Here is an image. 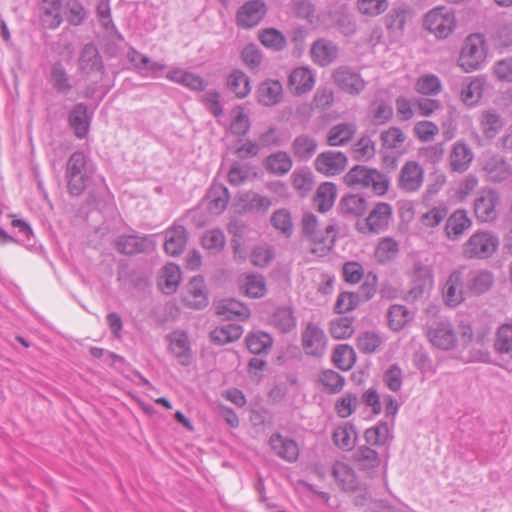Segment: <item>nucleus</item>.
Wrapping results in <instances>:
<instances>
[{
  "mask_svg": "<svg viewBox=\"0 0 512 512\" xmlns=\"http://www.w3.org/2000/svg\"><path fill=\"white\" fill-rule=\"evenodd\" d=\"M331 475L341 491L355 495L353 501L356 506H365L371 500L367 485L349 464L336 461L332 465Z\"/></svg>",
  "mask_w": 512,
  "mask_h": 512,
  "instance_id": "f257e3e1",
  "label": "nucleus"
},
{
  "mask_svg": "<svg viewBox=\"0 0 512 512\" xmlns=\"http://www.w3.org/2000/svg\"><path fill=\"white\" fill-rule=\"evenodd\" d=\"M344 182L354 189L371 188L377 195L385 194L389 187L386 175L362 165H356L350 169L344 176Z\"/></svg>",
  "mask_w": 512,
  "mask_h": 512,
  "instance_id": "f03ea898",
  "label": "nucleus"
},
{
  "mask_svg": "<svg viewBox=\"0 0 512 512\" xmlns=\"http://www.w3.org/2000/svg\"><path fill=\"white\" fill-rule=\"evenodd\" d=\"M91 173L86 155L79 151L73 153L66 163L65 177L68 192L73 196L82 194L88 185Z\"/></svg>",
  "mask_w": 512,
  "mask_h": 512,
  "instance_id": "7ed1b4c3",
  "label": "nucleus"
},
{
  "mask_svg": "<svg viewBox=\"0 0 512 512\" xmlns=\"http://www.w3.org/2000/svg\"><path fill=\"white\" fill-rule=\"evenodd\" d=\"M499 238L491 231L478 230L462 245V256L465 259H487L498 249Z\"/></svg>",
  "mask_w": 512,
  "mask_h": 512,
  "instance_id": "20e7f679",
  "label": "nucleus"
},
{
  "mask_svg": "<svg viewBox=\"0 0 512 512\" xmlns=\"http://www.w3.org/2000/svg\"><path fill=\"white\" fill-rule=\"evenodd\" d=\"M486 58L485 39L481 34L469 35L461 49L458 64L464 72L478 70Z\"/></svg>",
  "mask_w": 512,
  "mask_h": 512,
  "instance_id": "39448f33",
  "label": "nucleus"
},
{
  "mask_svg": "<svg viewBox=\"0 0 512 512\" xmlns=\"http://www.w3.org/2000/svg\"><path fill=\"white\" fill-rule=\"evenodd\" d=\"M423 26L436 38L446 39L456 27L455 15L445 7H436L426 13Z\"/></svg>",
  "mask_w": 512,
  "mask_h": 512,
  "instance_id": "423d86ee",
  "label": "nucleus"
},
{
  "mask_svg": "<svg viewBox=\"0 0 512 512\" xmlns=\"http://www.w3.org/2000/svg\"><path fill=\"white\" fill-rule=\"evenodd\" d=\"M392 219V207L385 202L377 203L369 215L356 223V229L363 234H379L385 231Z\"/></svg>",
  "mask_w": 512,
  "mask_h": 512,
  "instance_id": "0eeeda50",
  "label": "nucleus"
},
{
  "mask_svg": "<svg viewBox=\"0 0 512 512\" xmlns=\"http://www.w3.org/2000/svg\"><path fill=\"white\" fill-rule=\"evenodd\" d=\"M426 336L432 346L441 350H450L456 346L457 338L449 321L434 322L426 329Z\"/></svg>",
  "mask_w": 512,
  "mask_h": 512,
  "instance_id": "6e6552de",
  "label": "nucleus"
},
{
  "mask_svg": "<svg viewBox=\"0 0 512 512\" xmlns=\"http://www.w3.org/2000/svg\"><path fill=\"white\" fill-rule=\"evenodd\" d=\"M424 181V170L416 161H407L401 168L397 186L405 193L417 192Z\"/></svg>",
  "mask_w": 512,
  "mask_h": 512,
  "instance_id": "1a4fd4ad",
  "label": "nucleus"
},
{
  "mask_svg": "<svg viewBox=\"0 0 512 512\" xmlns=\"http://www.w3.org/2000/svg\"><path fill=\"white\" fill-rule=\"evenodd\" d=\"M302 347L307 355L321 357L324 355L327 338L324 331L314 323H308L302 332Z\"/></svg>",
  "mask_w": 512,
  "mask_h": 512,
  "instance_id": "9d476101",
  "label": "nucleus"
},
{
  "mask_svg": "<svg viewBox=\"0 0 512 512\" xmlns=\"http://www.w3.org/2000/svg\"><path fill=\"white\" fill-rule=\"evenodd\" d=\"M482 172L488 182L501 183L512 176V166L503 156L493 154L483 160Z\"/></svg>",
  "mask_w": 512,
  "mask_h": 512,
  "instance_id": "9b49d317",
  "label": "nucleus"
},
{
  "mask_svg": "<svg viewBox=\"0 0 512 512\" xmlns=\"http://www.w3.org/2000/svg\"><path fill=\"white\" fill-rule=\"evenodd\" d=\"M499 196L492 189L482 190L474 200V213L478 221L492 222L497 218L496 206Z\"/></svg>",
  "mask_w": 512,
  "mask_h": 512,
  "instance_id": "f8f14e48",
  "label": "nucleus"
},
{
  "mask_svg": "<svg viewBox=\"0 0 512 512\" xmlns=\"http://www.w3.org/2000/svg\"><path fill=\"white\" fill-rule=\"evenodd\" d=\"M442 297L449 307H456L464 301V277L463 268L452 271L443 288Z\"/></svg>",
  "mask_w": 512,
  "mask_h": 512,
  "instance_id": "ddd939ff",
  "label": "nucleus"
},
{
  "mask_svg": "<svg viewBox=\"0 0 512 512\" xmlns=\"http://www.w3.org/2000/svg\"><path fill=\"white\" fill-rule=\"evenodd\" d=\"M339 55V47L335 42L326 38L315 40L310 48V57L313 63L320 67H327L335 62Z\"/></svg>",
  "mask_w": 512,
  "mask_h": 512,
  "instance_id": "4468645a",
  "label": "nucleus"
},
{
  "mask_svg": "<svg viewBox=\"0 0 512 512\" xmlns=\"http://www.w3.org/2000/svg\"><path fill=\"white\" fill-rule=\"evenodd\" d=\"M347 166V157L339 151H325L320 153L315 160V168L326 176L340 174Z\"/></svg>",
  "mask_w": 512,
  "mask_h": 512,
  "instance_id": "2eb2a0df",
  "label": "nucleus"
},
{
  "mask_svg": "<svg viewBox=\"0 0 512 512\" xmlns=\"http://www.w3.org/2000/svg\"><path fill=\"white\" fill-rule=\"evenodd\" d=\"M332 77L340 89L352 95L359 94L365 87V81L361 76L346 66L335 69Z\"/></svg>",
  "mask_w": 512,
  "mask_h": 512,
  "instance_id": "dca6fc26",
  "label": "nucleus"
},
{
  "mask_svg": "<svg viewBox=\"0 0 512 512\" xmlns=\"http://www.w3.org/2000/svg\"><path fill=\"white\" fill-rule=\"evenodd\" d=\"M352 458L357 468L369 477H373L381 465L379 453L368 445L359 446Z\"/></svg>",
  "mask_w": 512,
  "mask_h": 512,
  "instance_id": "f3484780",
  "label": "nucleus"
},
{
  "mask_svg": "<svg viewBox=\"0 0 512 512\" xmlns=\"http://www.w3.org/2000/svg\"><path fill=\"white\" fill-rule=\"evenodd\" d=\"M266 5L262 0H251L241 6L237 12V23L243 28L256 26L266 14Z\"/></svg>",
  "mask_w": 512,
  "mask_h": 512,
  "instance_id": "a211bd4d",
  "label": "nucleus"
},
{
  "mask_svg": "<svg viewBox=\"0 0 512 512\" xmlns=\"http://www.w3.org/2000/svg\"><path fill=\"white\" fill-rule=\"evenodd\" d=\"M474 159L471 147L464 141H456L449 154V166L451 171L457 173L466 172Z\"/></svg>",
  "mask_w": 512,
  "mask_h": 512,
  "instance_id": "6ab92c4d",
  "label": "nucleus"
},
{
  "mask_svg": "<svg viewBox=\"0 0 512 512\" xmlns=\"http://www.w3.org/2000/svg\"><path fill=\"white\" fill-rule=\"evenodd\" d=\"M445 234L449 240H459L472 226V220L464 209H457L446 217Z\"/></svg>",
  "mask_w": 512,
  "mask_h": 512,
  "instance_id": "aec40b11",
  "label": "nucleus"
},
{
  "mask_svg": "<svg viewBox=\"0 0 512 512\" xmlns=\"http://www.w3.org/2000/svg\"><path fill=\"white\" fill-rule=\"evenodd\" d=\"M315 85V75L309 67H297L289 75L288 87L292 94L302 95L310 92Z\"/></svg>",
  "mask_w": 512,
  "mask_h": 512,
  "instance_id": "412c9836",
  "label": "nucleus"
},
{
  "mask_svg": "<svg viewBox=\"0 0 512 512\" xmlns=\"http://www.w3.org/2000/svg\"><path fill=\"white\" fill-rule=\"evenodd\" d=\"M411 18V10L407 6L400 5L386 14L385 26L393 37L399 38L404 34L405 26Z\"/></svg>",
  "mask_w": 512,
  "mask_h": 512,
  "instance_id": "4be33fe9",
  "label": "nucleus"
},
{
  "mask_svg": "<svg viewBox=\"0 0 512 512\" xmlns=\"http://www.w3.org/2000/svg\"><path fill=\"white\" fill-rule=\"evenodd\" d=\"M238 286L241 293L250 298H261L266 292L265 278L256 273H243L238 277Z\"/></svg>",
  "mask_w": 512,
  "mask_h": 512,
  "instance_id": "5701e85b",
  "label": "nucleus"
},
{
  "mask_svg": "<svg viewBox=\"0 0 512 512\" xmlns=\"http://www.w3.org/2000/svg\"><path fill=\"white\" fill-rule=\"evenodd\" d=\"M187 244V231L184 226L175 223L165 231L164 249L171 256L180 255Z\"/></svg>",
  "mask_w": 512,
  "mask_h": 512,
  "instance_id": "b1692460",
  "label": "nucleus"
},
{
  "mask_svg": "<svg viewBox=\"0 0 512 512\" xmlns=\"http://www.w3.org/2000/svg\"><path fill=\"white\" fill-rule=\"evenodd\" d=\"M479 125L483 136L488 140H492L504 128L505 120L495 109H488L481 113Z\"/></svg>",
  "mask_w": 512,
  "mask_h": 512,
  "instance_id": "393cba45",
  "label": "nucleus"
},
{
  "mask_svg": "<svg viewBox=\"0 0 512 512\" xmlns=\"http://www.w3.org/2000/svg\"><path fill=\"white\" fill-rule=\"evenodd\" d=\"M256 94L260 104L264 106H274L278 104L283 97V87L278 80H265L259 84Z\"/></svg>",
  "mask_w": 512,
  "mask_h": 512,
  "instance_id": "a878e982",
  "label": "nucleus"
},
{
  "mask_svg": "<svg viewBox=\"0 0 512 512\" xmlns=\"http://www.w3.org/2000/svg\"><path fill=\"white\" fill-rule=\"evenodd\" d=\"M269 444L274 453L280 458L288 462L297 460L299 449L293 440L276 433L270 437Z\"/></svg>",
  "mask_w": 512,
  "mask_h": 512,
  "instance_id": "bb28decb",
  "label": "nucleus"
},
{
  "mask_svg": "<svg viewBox=\"0 0 512 512\" xmlns=\"http://www.w3.org/2000/svg\"><path fill=\"white\" fill-rule=\"evenodd\" d=\"M68 122L77 138H84L90 127V118L87 106L84 103L76 104L69 113Z\"/></svg>",
  "mask_w": 512,
  "mask_h": 512,
  "instance_id": "cd10ccee",
  "label": "nucleus"
},
{
  "mask_svg": "<svg viewBox=\"0 0 512 512\" xmlns=\"http://www.w3.org/2000/svg\"><path fill=\"white\" fill-rule=\"evenodd\" d=\"M228 189L221 183H213L207 192V208L210 213L218 215L222 213L229 202Z\"/></svg>",
  "mask_w": 512,
  "mask_h": 512,
  "instance_id": "c85d7f7f",
  "label": "nucleus"
},
{
  "mask_svg": "<svg viewBox=\"0 0 512 512\" xmlns=\"http://www.w3.org/2000/svg\"><path fill=\"white\" fill-rule=\"evenodd\" d=\"M116 248L119 252L130 255L151 249L152 242L147 237L123 235L117 239Z\"/></svg>",
  "mask_w": 512,
  "mask_h": 512,
  "instance_id": "c756f323",
  "label": "nucleus"
},
{
  "mask_svg": "<svg viewBox=\"0 0 512 512\" xmlns=\"http://www.w3.org/2000/svg\"><path fill=\"white\" fill-rule=\"evenodd\" d=\"M393 438L391 428L386 422H379L364 432L366 445L370 447H382L389 445Z\"/></svg>",
  "mask_w": 512,
  "mask_h": 512,
  "instance_id": "7c9ffc66",
  "label": "nucleus"
},
{
  "mask_svg": "<svg viewBox=\"0 0 512 512\" xmlns=\"http://www.w3.org/2000/svg\"><path fill=\"white\" fill-rule=\"evenodd\" d=\"M334 444L342 451H351L357 442V432L350 423H344L338 426L332 435Z\"/></svg>",
  "mask_w": 512,
  "mask_h": 512,
  "instance_id": "2f4dec72",
  "label": "nucleus"
},
{
  "mask_svg": "<svg viewBox=\"0 0 512 512\" xmlns=\"http://www.w3.org/2000/svg\"><path fill=\"white\" fill-rule=\"evenodd\" d=\"M226 86L239 99L246 98L251 92L249 77L239 69H234L227 76Z\"/></svg>",
  "mask_w": 512,
  "mask_h": 512,
  "instance_id": "473e14b6",
  "label": "nucleus"
},
{
  "mask_svg": "<svg viewBox=\"0 0 512 512\" xmlns=\"http://www.w3.org/2000/svg\"><path fill=\"white\" fill-rule=\"evenodd\" d=\"M216 311L217 314L224 316L226 319L237 318L239 320H246L250 316L249 308L234 299H227L219 302Z\"/></svg>",
  "mask_w": 512,
  "mask_h": 512,
  "instance_id": "72a5a7b5",
  "label": "nucleus"
},
{
  "mask_svg": "<svg viewBox=\"0 0 512 512\" xmlns=\"http://www.w3.org/2000/svg\"><path fill=\"white\" fill-rule=\"evenodd\" d=\"M357 127L354 123H340L328 132L327 142L330 146H343L352 140Z\"/></svg>",
  "mask_w": 512,
  "mask_h": 512,
  "instance_id": "f704fd0d",
  "label": "nucleus"
},
{
  "mask_svg": "<svg viewBox=\"0 0 512 512\" xmlns=\"http://www.w3.org/2000/svg\"><path fill=\"white\" fill-rule=\"evenodd\" d=\"M62 0H43L41 5V21L47 28H56L62 22Z\"/></svg>",
  "mask_w": 512,
  "mask_h": 512,
  "instance_id": "c9c22d12",
  "label": "nucleus"
},
{
  "mask_svg": "<svg viewBox=\"0 0 512 512\" xmlns=\"http://www.w3.org/2000/svg\"><path fill=\"white\" fill-rule=\"evenodd\" d=\"M170 349L181 365L188 366L191 363L190 348L185 333L176 332L171 336Z\"/></svg>",
  "mask_w": 512,
  "mask_h": 512,
  "instance_id": "e433bc0d",
  "label": "nucleus"
},
{
  "mask_svg": "<svg viewBox=\"0 0 512 512\" xmlns=\"http://www.w3.org/2000/svg\"><path fill=\"white\" fill-rule=\"evenodd\" d=\"M243 333L240 325L228 323L215 328L210 333L211 341L218 345H225L227 343L238 340Z\"/></svg>",
  "mask_w": 512,
  "mask_h": 512,
  "instance_id": "4c0bfd02",
  "label": "nucleus"
},
{
  "mask_svg": "<svg viewBox=\"0 0 512 512\" xmlns=\"http://www.w3.org/2000/svg\"><path fill=\"white\" fill-rule=\"evenodd\" d=\"M336 240V229L333 224L327 225L323 229H318V232L310 239L312 243L317 245L312 249L313 252L325 254L332 249Z\"/></svg>",
  "mask_w": 512,
  "mask_h": 512,
  "instance_id": "58836bf2",
  "label": "nucleus"
},
{
  "mask_svg": "<svg viewBox=\"0 0 512 512\" xmlns=\"http://www.w3.org/2000/svg\"><path fill=\"white\" fill-rule=\"evenodd\" d=\"M264 166L270 173L282 176L291 170L292 160L286 152L279 151L269 155L265 160Z\"/></svg>",
  "mask_w": 512,
  "mask_h": 512,
  "instance_id": "ea45409f",
  "label": "nucleus"
},
{
  "mask_svg": "<svg viewBox=\"0 0 512 512\" xmlns=\"http://www.w3.org/2000/svg\"><path fill=\"white\" fill-rule=\"evenodd\" d=\"M181 281V271L178 265L168 263L162 270L159 285L165 294H172L176 291Z\"/></svg>",
  "mask_w": 512,
  "mask_h": 512,
  "instance_id": "a19ab883",
  "label": "nucleus"
},
{
  "mask_svg": "<svg viewBox=\"0 0 512 512\" xmlns=\"http://www.w3.org/2000/svg\"><path fill=\"white\" fill-rule=\"evenodd\" d=\"M79 67L86 73L102 69L101 57L95 45L87 44L84 46L79 58Z\"/></svg>",
  "mask_w": 512,
  "mask_h": 512,
  "instance_id": "79ce46f5",
  "label": "nucleus"
},
{
  "mask_svg": "<svg viewBox=\"0 0 512 512\" xmlns=\"http://www.w3.org/2000/svg\"><path fill=\"white\" fill-rule=\"evenodd\" d=\"M317 146L318 144L314 137L301 134L294 139L291 149L295 157L307 160L316 152Z\"/></svg>",
  "mask_w": 512,
  "mask_h": 512,
  "instance_id": "37998d69",
  "label": "nucleus"
},
{
  "mask_svg": "<svg viewBox=\"0 0 512 512\" xmlns=\"http://www.w3.org/2000/svg\"><path fill=\"white\" fill-rule=\"evenodd\" d=\"M493 284V276L489 271L479 270L471 272L469 277V289L475 295L487 292Z\"/></svg>",
  "mask_w": 512,
  "mask_h": 512,
  "instance_id": "c03bdc74",
  "label": "nucleus"
},
{
  "mask_svg": "<svg viewBox=\"0 0 512 512\" xmlns=\"http://www.w3.org/2000/svg\"><path fill=\"white\" fill-rule=\"evenodd\" d=\"M336 193L337 189L334 184L329 182L321 184L317 189L315 198L318 210L321 212L329 210L334 204Z\"/></svg>",
  "mask_w": 512,
  "mask_h": 512,
  "instance_id": "a18cd8bd",
  "label": "nucleus"
},
{
  "mask_svg": "<svg viewBox=\"0 0 512 512\" xmlns=\"http://www.w3.org/2000/svg\"><path fill=\"white\" fill-rule=\"evenodd\" d=\"M187 302L195 308L207 305V298L204 293V281L200 277H194L188 284Z\"/></svg>",
  "mask_w": 512,
  "mask_h": 512,
  "instance_id": "49530a36",
  "label": "nucleus"
},
{
  "mask_svg": "<svg viewBox=\"0 0 512 512\" xmlns=\"http://www.w3.org/2000/svg\"><path fill=\"white\" fill-rule=\"evenodd\" d=\"M260 42L273 51H282L287 44L286 37L275 28H267L259 34Z\"/></svg>",
  "mask_w": 512,
  "mask_h": 512,
  "instance_id": "de8ad7c7",
  "label": "nucleus"
},
{
  "mask_svg": "<svg viewBox=\"0 0 512 512\" xmlns=\"http://www.w3.org/2000/svg\"><path fill=\"white\" fill-rule=\"evenodd\" d=\"M399 252L398 243L390 237L381 239L375 250V258L379 263H387L393 260Z\"/></svg>",
  "mask_w": 512,
  "mask_h": 512,
  "instance_id": "09e8293b",
  "label": "nucleus"
},
{
  "mask_svg": "<svg viewBox=\"0 0 512 512\" xmlns=\"http://www.w3.org/2000/svg\"><path fill=\"white\" fill-rule=\"evenodd\" d=\"M272 342L271 336L264 332L252 333L246 338L247 348L253 354L268 353Z\"/></svg>",
  "mask_w": 512,
  "mask_h": 512,
  "instance_id": "8fccbe9b",
  "label": "nucleus"
},
{
  "mask_svg": "<svg viewBox=\"0 0 512 512\" xmlns=\"http://www.w3.org/2000/svg\"><path fill=\"white\" fill-rule=\"evenodd\" d=\"M271 322L279 331L286 333L296 326V320L290 308L281 307L275 310Z\"/></svg>",
  "mask_w": 512,
  "mask_h": 512,
  "instance_id": "3c124183",
  "label": "nucleus"
},
{
  "mask_svg": "<svg viewBox=\"0 0 512 512\" xmlns=\"http://www.w3.org/2000/svg\"><path fill=\"white\" fill-rule=\"evenodd\" d=\"M243 208L248 212H266L272 205V201L255 192H248L242 198Z\"/></svg>",
  "mask_w": 512,
  "mask_h": 512,
  "instance_id": "603ef678",
  "label": "nucleus"
},
{
  "mask_svg": "<svg viewBox=\"0 0 512 512\" xmlns=\"http://www.w3.org/2000/svg\"><path fill=\"white\" fill-rule=\"evenodd\" d=\"M341 211L345 215L361 216L367 209L366 200L360 195H348L341 200Z\"/></svg>",
  "mask_w": 512,
  "mask_h": 512,
  "instance_id": "864d4df0",
  "label": "nucleus"
},
{
  "mask_svg": "<svg viewBox=\"0 0 512 512\" xmlns=\"http://www.w3.org/2000/svg\"><path fill=\"white\" fill-rule=\"evenodd\" d=\"M442 89L440 79L433 74L419 77L415 83V90L422 95L434 96Z\"/></svg>",
  "mask_w": 512,
  "mask_h": 512,
  "instance_id": "5fc2aeb1",
  "label": "nucleus"
},
{
  "mask_svg": "<svg viewBox=\"0 0 512 512\" xmlns=\"http://www.w3.org/2000/svg\"><path fill=\"white\" fill-rule=\"evenodd\" d=\"M484 81L480 78H475L466 84L461 90V99L468 105L476 104L482 97Z\"/></svg>",
  "mask_w": 512,
  "mask_h": 512,
  "instance_id": "6e6d98bb",
  "label": "nucleus"
},
{
  "mask_svg": "<svg viewBox=\"0 0 512 512\" xmlns=\"http://www.w3.org/2000/svg\"><path fill=\"white\" fill-rule=\"evenodd\" d=\"M333 362L341 370L347 371L355 363V352L352 347L343 344L338 345L333 353Z\"/></svg>",
  "mask_w": 512,
  "mask_h": 512,
  "instance_id": "4d7b16f0",
  "label": "nucleus"
},
{
  "mask_svg": "<svg viewBox=\"0 0 512 512\" xmlns=\"http://www.w3.org/2000/svg\"><path fill=\"white\" fill-rule=\"evenodd\" d=\"M388 0H357L356 6L360 14L375 17L386 11Z\"/></svg>",
  "mask_w": 512,
  "mask_h": 512,
  "instance_id": "13d9d810",
  "label": "nucleus"
},
{
  "mask_svg": "<svg viewBox=\"0 0 512 512\" xmlns=\"http://www.w3.org/2000/svg\"><path fill=\"white\" fill-rule=\"evenodd\" d=\"M410 319L409 310L402 305H393L388 311V322L391 329L399 331Z\"/></svg>",
  "mask_w": 512,
  "mask_h": 512,
  "instance_id": "bf43d9fd",
  "label": "nucleus"
},
{
  "mask_svg": "<svg viewBox=\"0 0 512 512\" xmlns=\"http://www.w3.org/2000/svg\"><path fill=\"white\" fill-rule=\"evenodd\" d=\"M330 333L335 339L349 338L354 333L353 319L340 317L331 321Z\"/></svg>",
  "mask_w": 512,
  "mask_h": 512,
  "instance_id": "052dcab7",
  "label": "nucleus"
},
{
  "mask_svg": "<svg viewBox=\"0 0 512 512\" xmlns=\"http://www.w3.org/2000/svg\"><path fill=\"white\" fill-rule=\"evenodd\" d=\"M272 226L281 231L286 237L293 232V223L290 212L287 209L276 210L271 216Z\"/></svg>",
  "mask_w": 512,
  "mask_h": 512,
  "instance_id": "680f3d73",
  "label": "nucleus"
},
{
  "mask_svg": "<svg viewBox=\"0 0 512 512\" xmlns=\"http://www.w3.org/2000/svg\"><path fill=\"white\" fill-rule=\"evenodd\" d=\"M448 215V208L444 205L436 206L422 214L420 222L427 228L439 226Z\"/></svg>",
  "mask_w": 512,
  "mask_h": 512,
  "instance_id": "e2e57ef3",
  "label": "nucleus"
},
{
  "mask_svg": "<svg viewBox=\"0 0 512 512\" xmlns=\"http://www.w3.org/2000/svg\"><path fill=\"white\" fill-rule=\"evenodd\" d=\"M494 346L499 353L512 351V324H503L498 328Z\"/></svg>",
  "mask_w": 512,
  "mask_h": 512,
  "instance_id": "0e129e2a",
  "label": "nucleus"
},
{
  "mask_svg": "<svg viewBox=\"0 0 512 512\" xmlns=\"http://www.w3.org/2000/svg\"><path fill=\"white\" fill-rule=\"evenodd\" d=\"M405 140V134L398 127H390L381 133L382 144L387 149L401 148Z\"/></svg>",
  "mask_w": 512,
  "mask_h": 512,
  "instance_id": "69168bd1",
  "label": "nucleus"
},
{
  "mask_svg": "<svg viewBox=\"0 0 512 512\" xmlns=\"http://www.w3.org/2000/svg\"><path fill=\"white\" fill-rule=\"evenodd\" d=\"M321 384L326 388V390L330 393L339 392L345 383L344 377H342L339 373L333 370L323 371L319 378Z\"/></svg>",
  "mask_w": 512,
  "mask_h": 512,
  "instance_id": "338daca9",
  "label": "nucleus"
},
{
  "mask_svg": "<svg viewBox=\"0 0 512 512\" xmlns=\"http://www.w3.org/2000/svg\"><path fill=\"white\" fill-rule=\"evenodd\" d=\"M382 338L374 332H364L357 338V346L363 353H373L382 344Z\"/></svg>",
  "mask_w": 512,
  "mask_h": 512,
  "instance_id": "774afa93",
  "label": "nucleus"
}]
</instances>
